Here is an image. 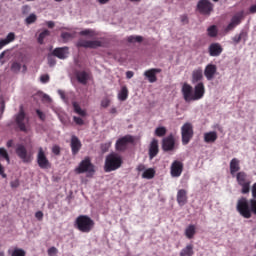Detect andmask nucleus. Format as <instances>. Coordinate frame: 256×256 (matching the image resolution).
I'll use <instances>...</instances> for the list:
<instances>
[{
    "mask_svg": "<svg viewBox=\"0 0 256 256\" xmlns=\"http://www.w3.org/2000/svg\"><path fill=\"white\" fill-rule=\"evenodd\" d=\"M236 210L241 215V217H244V219H251L252 213L256 215V200L251 199L249 206V201H247V198L242 197L237 202Z\"/></svg>",
    "mask_w": 256,
    "mask_h": 256,
    "instance_id": "obj_1",
    "label": "nucleus"
},
{
    "mask_svg": "<svg viewBox=\"0 0 256 256\" xmlns=\"http://www.w3.org/2000/svg\"><path fill=\"white\" fill-rule=\"evenodd\" d=\"M74 227L80 233H91L95 228V221L87 215H79L74 222Z\"/></svg>",
    "mask_w": 256,
    "mask_h": 256,
    "instance_id": "obj_2",
    "label": "nucleus"
},
{
    "mask_svg": "<svg viewBox=\"0 0 256 256\" xmlns=\"http://www.w3.org/2000/svg\"><path fill=\"white\" fill-rule=\"evenodd\" d=\"M14 125L16 131L29 133V117H27L23 106H20L19 112L14 115Z\"/></svg>",
    "mask_w": 256,
    "mask_h": 256,
    "instance_id": "obj_3",
    "label": "nucleus"
},
{
    "mask_svg": "<svg viewBox=\"0 0 256 256\" xmlns=\"http://www.w3.org/2000/svg\"><path fill=\"white\" fill-rule=\"evenodd\" d=\"M123 165V157L117 153H111L106 156L104 171L105 173H111V171H117V169H121Z\"/></svg>",
    "mask_w": 256,
    "mask_h": 256,
    "instance_id": "obj_4",
    "label": "nucleus"
},
{
    "mask_svg": "<svg viewBox=\"0 0 256 256\" xmlns=\"http://www.w3.org/2000/svg\"><path fill=\"white\" fill-rule=\"evenodd\" d=\"M235 177L238 185L242 187L241 193L247 195L251 191V180L247 178V173L240 171L235 174Z\"/></svg>",
    "mask_w": 256,
    "mask_h": 256,
    "instance_id": "obj_5",
    "label": "nucleus"
},
{
    "mask_svg": "<svg viewBox=\"0 0 256 256\" xmlns=\"http://www.w3.org/2000/svg\"><path fill=\"white\" fill-rule=\"evenodd\" d=\"M193 135H195L193 124L190 122L183 124L181 127L182 145H189L190 141L193 139Z\"/></svg>",
    "mask_w": 256,
    "mask_h": 256,
    "instance_id": "obj_6",
    "label": "nucleus"
},
{
    "mask_svg": "<svg viewBox=\"0 0 256 256\" xmlns=\"http://www.w3.org/2000/svg\"><path fill=\"white\" fill-rule=\"evenodd\" d=\"M75 173L81 175L83 173H95V166L91 163V159L86 157L82 160L77 168H75Z\"/></svg>",
    "mask_w": 256,
    "mask_h": 256,
    "instance_id": "obj_7",
    "label": "nucleus"
},
{
    "mask_svg": "<svg viewBox=\"0 0 256 256\" xmlns=\"http://www.w3.org/2000/svg\"><path fill=\"white\" fill-rule=\"evenodd\" d=\"M213 3H211L210 0H199L196 6V10L200 15H205L206 17H209L211 13H213Z\"/></svg>",
    "mask_w": 256,
    "mask_h": 256,
    "instance_id": "obj_8",
    "label": "nucleus"
},
{
    "mask_svg": "<svg viewBox=\"0 0 256 256\" xmlns=\"http://www.w3.org/2000/svg\"><path fill=\"white\" fill-rule=\"evenodd\" d=\"M129 143H135V138L131 135H126L124 137L119 138L116 141L115 147L116 151H127V147L129 146Z\"/></svg>",
    "mask_w": 256,
    "mask_h": 256,
    "instance_id": "obj_9",
    "label": "nucleus"
},
{
    "mask_svg": "<svg viewBox=\"0 0 256 256\" xmlns=\"http://www.w3.org/2000/svg\"><path fill=\"white\" fill-rule=\"evenodd\" d=\"M76 47H83L84 49H97V47H103V42L100 40L79 39L76 43Z\"/></svg>",
    "mask_w": 256,
    "mask_h": 256,
    "instance_id": "obj_10",
    "label": "nucleus"
},
{
    "mask_svg": "<svg viewBox=\"0 0 256 256\" xmlns=\"http://www.w3.org/2000/svg\"><path fill=\"white\" fill-rule=\"evenodd\" d=\"M37 163L40 169H51V162H49L47 155H45V150H43V147L38 149Z\"/></svg>",
    "mask_w": 256,
    "mask_h": 256,
    "instance_id": "obj_11",
    "label": "nucleus"
},
{
    "mask_svg": "<svg viewBox=\"0 0 256 256\" xmlns=\"http://www.w3.org/2000/svg\"><path fill=\"white\" fill-rule=\"evenodd\" d=\"M16 155L23 161V163H31V154L27 152V148L23 144L16 146Z\"/></svg>",
    "mask_w": 256,
    "mask_h": 256,
    "instance_id": "obj_12",
    "label": "nucleus"
},
{
    "mask_svg": "<svg viewBox=\"0 0 256 256\" xmlns=\"http://www.w3.org/2000/svg\"><path fill=\"white\" fill-rule=\"evenodd\" d=\"M241 21H243V12H238L231 18L230 23L225 28L226 33H229V31H233L235 27L241 25Z\"/></svg>",
    "mask_w": 256,
    "mask_h": 256,
    "instance_id": "obj_13",
    "label": "nucleus"
},
{
    "mask_svg": "<svg viewBox=\"0 0 256 256\" xmlns=\"http://www.w3.org/2000/svg\"><path fill=\"white\" fill-rule=\"evenodd\" d=\"M241 21H243V12H238L231 18L230 23L225 28L226 33H229V31H233L235 27L241 25Z\"/></svg>",
    "mask_w": 256,
    "mask_h": 256,
    "instance_id": "obj_14",
    "label": "nucleus"
},
{
    "mask_svg": "<svg viewBox=\"0 0 256 256\" xmlns=\"http://www.w3.org/2000/svg\"><path fill=\"white\" fill-rule=\"evenodd\" d=\"M163 151H175V136L173 134L168 135L162 140Z\"/></svg>",
    "mask_w": 256,
    "mask_h": 256,
    "instance_id": "obj_15",
    "label": "nucleus"
},
{
    "mask_svg": "<svg viewBox=\"0 0 256 256\" xmlns=\"http://www.w3.org/2000/svg\"><path fill=\"white\" fill-rule=\"evenodd\" d=\"M183 173V162L179 160H175L172 162L170 167V175L171 177H181Z\"/></svg>",
    "mask_w": 256,
    "mask_h": 256,
    "instance_id": "obj_16",
    "label": "nucleus"
},
{
    "mask_svg": "<svg viewBox=\"0 0 256 256\" xmlns=\"http://www.w3.org/2000/svg\"><path fill=\"white\" fill-rule=\"evenodd\" d=\"M181 91H182L183 99L184 101H186V103H190V101H195L193 100L194 93H193L192 85H189L188 83H184Z\"/></svg>",
    "mask_w": 256,
    "mask_h": 256,
    "instance_id": "obj_17",
    "label": "nucleus"
},
{
    "mask_svg": "<svg viewBox=\"0 0 256 256\" xmlns=\"http://www.w3.org/2000/svg\"><path fill=\"white\" fill-rule=\"evenodd\" d=\"M204 95H205V84H203V82H199L194 87L193 101H199V99H203Z\"/></svg>",
    "mask_w": 256,
    "mask_h": 256,
    "instance_id": "obj_18",
    "label": "nucleus"
},
{
    "mask_svg": "<svg viewBox=\"0 0 256 256\" xmlns=\"http://www.w3.org/2000/svg\"><path fill=\"white\" fill-rule=\"evenodd\" d=\"M210 57H219L223 53V46L219 43H212L208 47Z\"/></svg>",
    "mask_w": 256,
    "mask_h": 256,
    "instance_id": "obj_19",
    "label": "nucleus"
},
{
    "mask_svg": "<svg viewBox=\"0 0 256 256\" xmlns=\"http://www.w3.org/2000/svg\"><path fill=\"white\" fill-rule=\"evenodd\" d=\"M52 55L54 57H57L58 59H67V57L69 56V47L64 46V47L55 48L52 51Z\"/></svg>",
    "mask_w": 256,
    "mask_h": 256,
    "instance_id": "obj_20",
    "label": "nucleus"
},
{
    "mask_svg": "<svg viewBox=\"0 0 256 256\" xmlns=\"http://www.w3.org/2000/svg\"><path fill=\"white\" fill-rule=\"evenodd\" d=\"M216 73H217V65H215V64H208L205 67L204 75H205L207 81H213Z\"/></svg>",
    "mask_w": 256,
    "mask_h": 256,
    "instance_id": "obj_21",
    "label": "nucleus"
},
{
    "mask_svg": "<svg viewBox=\"0 0 256 256\" xmlns=\"http://www.w3.org/2000/svg\"><path fill=\"white\" fill-rule=\"evenodd\" d=\"M70 147L72 155H77V153L81 151V147H83V144H81V140H79L78 137L74 135L71 137Z\"/></svg>",
    "mask_w": 256,
    "mask_h": 256,
    "instance_id": "obj_22",
    "label": "nucleus"
},
{
    "mask_svg": "<svg viewBox=\"0 0 256 256\" xmlns=\"http://www.w3.org/2000/svg\"><path fill=\"white\" fill-rule=\"evenodd\" d=\"M157 73H161V69L152 68L144 72V77L148 79L149 83H156Z\"/></svg>",
    "mask_w": 256,
    "mask_h": 256,
    "instance_id": "obj_23",
    "label": "nucleus"
},
{
    "mask_svg": "<svg viewBox=\"0 0 256 256\" xmlns=\"http://www.w3.org/2000/svg\"><path fill=\"white\" fill-rule=\"evenodd\" d=\"M189 197L187 196V190L180 189L177 192L176 201L180 207H183V205H187Z\"/></svg>",
    "mask_w": 256,
    "mask_h": 256,
    "instance_id": "obj_24",
    "label": "nucleus"
},
{
    "mask_svg": "<svg viewBox=\"0 0 256 256\" xmlns=\"http://www.w3.org/2000/svg\"><path fill=\"white\" fill-rule=\"evenodd\" d=\"M239 171H241V161H239V159L237 158H233L230 161V174L232 175V177H235V175L239 173Z\"/></svg>",
    "mask_w": 256,
    "mask_h": 256,
    "instance_id": "obj_25",
    "label": "nucleus"
},
{
    "mask_svg": "<svg viewBox=\"0 0 256 256\" xmlns=\"http://www.w3.org/2000/svg\"><path fill=\"white\" fill-rule=\"evenodd\" d=\"M159 154V141L157 139H153L150 143L149 147V158L154 159Z\"/></svg>",
    "mask_w": 256,
    "mask_h": 256,
    "instance_id": "obj_26",
    "label": "nucleus"
},
{
    "mask_svg": "<svg viewBox=\"0 0 256 256\" xmlns=\"http://www.w3.org/2000/svg\"><path fill=\"white\" fill-rule=\"evenodd\" d=\"M203 81V68L199 67L192 71V83Z\"/></svg>",
    "mask_w": 256,
    "mask_h": 256,
    "instance_id": "obj_27",
    "label": "nucleus"
},
{
    "mask_svg": "<svg viewBox=\"0 0 256 256\" xmlns=\"http://www.w3.org/2000/svg\"><path fill=\"white\" fill-rule=\"evenodd\" d=\"M76 79L78 83L85 85L89 81V73L86 71H79L76 73Z\"/></svg>",
    "mask_w": 256,
    "mask_h": 256,
    "instance_id": "obj_28",
    "label": "nucleus"
},
{
    "mask_svg": "<svg viewBox=\"0 0 256 256\" xmlns=\"http://www.w3.org/2000/svg\"><path fill=\"white\" fill-rule=\"evenodd\" d=\"M205 143H215L217 141V132L211 131L204 134Z\"/></svg>",
    "mask_w": 256,
    "mask_h": 256,
    "instance_id": "obj_29",
    "label": "nucleus"
},
{
    "mask_svg": "<svg viewBox=\"0 0 256 256\" xmlns=\"http://www.w3.org/2000/svg\"><path fill=\"white\" fill-rule=\"evenodd\" d=\"M196 233H197V228L193 224H190L185 229V235H186L187 239H193V237H195Z\"/></svg>",
    "mask_w": 256,
    "mask_h": 256,
    "instance_id": "obj_30",
    "label": "nucleus"
},
{
    "mask_svg": "<svg viewBox=\"0 0 256 256\" xmlns=\"http://www.w3.org/2000/svg\"><path fill=\"white\" fill-rule=\"evenodd\" d=\"M72 107L74 109V113L79 115L80 117H87V111L81 109V106L77 102H72Z\"/></svg>",
    "mask_w": 256,
    "mask_h": 256,
    "instance_id": "obj_31",
    "label": "nucleus"
},
{
    "mask_svg": "<svg viewBox=\"0 0 256 256\" xmlns=\"http://www.w3.org/2000/svg\"><path fill=\"white\" fill-rule=\"evenodd\" d=\"M232 41L235 45L241 43V41H247V32L241 31L238 35H235L232 38Z\"/></svg>",
    "mask_w": 256,
    "mask_h": 256,
    "instance_id": "obj_32",
    "label": "nucleus"
},
{
    "mask_svg": "<svg viewBox=\"0 0 256 256\" xmlns=\"http://www.w3.org/2000/svg\"><path fill=\"white\" fill-rule=\"evenodd\" d=\"M195 251L193 250V244H188L180 251V256H193Z\"/></svg>",
    "mask_w": 256,
    "mask_h": 256,
    "instance_id": "obj_33",
    "label": "nucleus"
},
{
    "mask_svg": "<svg viewBox=\"0 0 256 256\" xmlns=\"http://www.w3.org/2000/svg\"><path fill=\"white\" fill-rule=\"evenodd\" d=\"M127 97H129V90L124 86L118 93V99L119 101H127Z\"/></svg>",
    "mask_w": 256,
    "mask_h": 256,
    "instance_id": "obj_34",
    "label": "nucleus"
},
{
    "mask_svg": "<svg viewBox=\"0 0 256 256\" xmlns=\"http://www.w3.org/2000/svg\"><path fill=\"white\" fill-rule=\"evenodd\" d=\"M153 177H155V170L153 168L146 169L142 174L143 179H153Z\"/></svg>",
    "mask_w": 256,
    "mask_h": 256,
    "instance_id": "obj_35",
    "label": "nucleus"
},
{
    "mask_svg": "<svg viewBox=\"0 0 256 256\" xmlns=\"http://www.w3.org/2000/svg\"><path fill=\"white\" fill-rule=\"evenodd\" d=\"M0 158L7 161V163H11V158L9 157V152H7V149L0 148Z\"/></svg>",
    "mask_w": 256,
    "mask_h": 256,
    "instance_id": "obj_36",
    "label": "nucleus"
},
{
    "mask_svg": "<svg viewBox=\"0 0 256 256\" xmlns=\"http://www.w3.org/2000/svg\"><path fill=\"white\" fill-rule=\"evenodd\" d=\"M155 135L156 137H165V135H167V128H165L164 126L156 128Z\"/></svg>",
    "mask_w": 256,
    "mask_h": 256,
    "instance_id": "obj_37",
    "label": "nucleus"
},
{
    "mask_svg": "<svg viewBox=\"0 0 256 256\" xmlns=\"http://www.w3.org/2000/svg\"><path fill=\"white\" fill-rule=\"evenodd\" d=\"M49 35H51V32L49 30H44L43 32H41L38 37V43H40V45H43L45 37H49Z\"/></svg>",
    "mask_w": 256,
    "mask_h": 256,
    "instance_id": "obj_38",
    "label": "nucleus"
},
{
    "mask_svg": "<svg viewBox=\"0 0 256 256\" xmlns=\"http://www.w3.org/2000/svg\"><path fill=\"white\" fill-rule=\"evenodd\" d=\"M207 31L209 37H216L217 33H219V30H217V26L215 25L208 27Z\"/></svg>",
    "mask_w": 256,
    "mask_h": 256,
    "instance_id": "obj_39",
    "label": "nucleus"
},
{
    "mask_svg": "<svg viewBox=\"0 0 256 256\" xmlns=\"http://www.w3.org/2000/svg\"><path fill=\"white\" fill-rule=\"evenodd\" d=\"M10 69L12 73H19L21 71V63L17 61L12 62Z\"/></svg>",
    "mask_w": 256,
    "mask_h": 256,
    "instance_id": "obj_40",
    "label": "nucleus"
},
{
    "mask_svg": "<svg viewBox=\"0 0 256 256\" xmlns=\"http://www.w3.org/2000/svg\"><path fill=\"white\" fill-rule=\"evenodd\" d=\"M128 43H141L143 41L142 36H129L127 38Z\"/></svg>",
    "mask_w": 256,
    "mask_h": 256,
    "instance_id": "obj_41",
    "label": "nucleus"
},
{
    "mask_svg": "<svg viewBox=\"0 0 256 256\" xmlns=\"http://www.w3.org/2000/svg\"><path fill=\"white\" fill-rule=\"evenodd\" d=\"M25 255H27V252H25V250L21 248H15L11 253V256H25Z\"/></svg>",
    "mask_w": 256,
    "mask_h": 256,
    "instance_id": "obj_42",
    "label": "nucleus"
},
{
    "mask_svg": "<svg viewBox=\"0 0 256 256\" xmlns=\"http://www.w3.org/2000/svg\"><path fill=\"white\" fill-rule=\"evenodd\" d=\"M35 21H37V15H35V14H30V15L25 19L26 25H33V23H35Z\"/></svg>",
    "mask_w": 256,
    "mask_h": 256,
    "instance_id": "obj_43",
    "label": "nucleus"
},
{
    "mask_svg": "<svg viewBox=\"0 0 256 256\" xmlns=\"http://www.w3.org/2000/svg\"><path fill=\"white\" fill-rule=\"evenodd\" d=\"M61 38L63 39V41H65V43H67V41H69V39H73V35L69 32H63L61 34Z\"/></svg>",
    "mask_w": 256,
    "mask_h": 256,
    "instance_id": "obj_44",
    "label": "nucleus"
},
{
    "mask_svg": "<svg viewBox=\"0 0 256 256\" xmlns=\"http://www.w3.org/2000/svg\"><path fill=\"white\" fill-rule=\"evenodd\" d=\"M56 63H57V60H55V57H53V55H49L48 56V65L50 67H55Z\"/></svg>",
    "mask_w": 256,
    "mask_h": 256,
    "instance_id": "obj_45",
    "label": "nucleus"
},
{
    "mask_svg": "<svg viewBox=\"0 0 256 256\" xmlns=\"http://www.w3.org/2000/svg\"><path fill=\"white\" fill-rule=\"evenodd\" d=\"M73 121L76 125H85V121L81 117L74 116Z\"/></svg>",
    "mask_w": 256,
    "mask_h": 256,
    "instance_id": "obj_46",
    "label": "nucleus"
},
{
    "mask_svg": "<svg viewBox=\"0 0 256 256\" xmlns=\"http://www.w3.org/2000/svg\"><path fill=\"white\" fill-rule=\"evenodd\" d=\"M109 105H111V100H109V98H105L101 101V107H103L104 109H107Z\"/></svg>",
    "mask_w": 256,
    "mask_h": 256,
    "instance_id": "obj_47",
    "label": "nucleus"
},
{
    "mask_svg": "<svg viewBox=\"0 0 256 256\" xmlns=\"http://www.w3.org/2000/svg\"><path fill=\"white\" fill-rule=\"evenodd\" d=\"M52 153L54 155H61V147H59L58 145H54L52 147Z\"/></svg>",
    "mask_w": 256,
    "mask_h": 256,
    "instance_id": "obj_48",
    "label": "nucleus"
},
{
    "mask_svg": "<svg viewBox=\"0 0 256 256\" xmlns=\"http://www.w3.org/2000/svg\"><path fill=\"white\" fill-rule=\"evenodd\" d=\"M36 114L38 115L40 121H45V119H46L45 113H43L41 110L37 109Z\"/></svg>",
    "mask_w": 256,
    "mask_h": 256,
    "instance_id": "obj_49",
    "label": "nucleus"
},
{
    "mask_svg": "<svg viewBox=\"0 0 256 256\" xmlns=\"http://www.w3.org/2000/svg\"><path fill=\"white\" fill-rule=\"evenodd\" d=\"M9 43H12V41H15V33L10 32L7 37L5 38Z\"/></svg>",
    "mask_w": 256,
    "mask_h": 256,
    "instance_id": "obj_50",
    "label": "nucleus"
},
{
    "mask_svg": "<svg viewBox=\"0 0 256 256\" xmlns=\"http://www.w3.org/2000/svg\"><path fill=\"white\" fill-rule=\"evenodd\" d=\"M29 11H31V7L29 5L22 6V15H28Z\"/></svg>",
    "mask_w": 256,
    "mask_h": 256,
    "instance_id": "obj_51",
    "label": "nucleus"
},
{
    "mask_svg": "<svg viewBox=\"0 0 256 256\" xmlns=\"http://www.w3.org/2000/svg\"><path fill=\"white\" fill-rule=\"evenodd\" d=\"M57 253H58V250H57L54 246H52V247H50V248L48 249V255H49V256L57 255Z\"/></svg>",
    "mask_w": 256,
    "mask_h": 256,
    "instance_id": "obj_52",
    "label": "nucleus"
},
{
    "mask_svg": "<svg viewBox=\"0 0 256 256\" xmlns=\"http://www.w3.org/2000/svg\"><path fill=\"white\" fill-rule=\"evenodd\" d=\"M180 21L183 25H187V23H189V17H187V15H182L180 16Z\"/></svg>",
    "mask_w": 256,
    "mask_h": 256,
    "instance_id": "obj_53",
    "label": "nucleus"
},
{
    "mask_svg": "<svg viewBox=\"0 0 256 256\" xmlns=\"http://www.w3.org/2000/svg\"><path fill=\"white\" fill-rule=\"evenodd\" d=\"M41 83H49V74H44L40 77Z\"/></svg>",
    "mask_w": 256,
    "mask_h": 256,
    "instance_id": "obj_54",
    "label": "nucleus"
},
{
    "mask_svg": "<svg viewBox=\"0 0 256 256\" xmlns=\"http://www.w3.org/2000/svg\"><path fill=\"white\" fill-rule=\"evenodd\" d=\"M0 175L3 179H7V174L5 173V167H3L1 164H0Z\"/></svg>",
    "mask_w": 256,
    "mask_h": 256,
    "instance_id": "obj_55",
    "label": "nucleus"
},
{
    "mask_svg": "<svg viewBox=\"0 0 256 256\" xmlns=\"http://www.w3.org/2000/svg\"><path fill=\"white\" fill-rule=\"evenodd\" d=\"M10 187H12V189H17V187H19V180H14L10 182Z\"/></svg>",
    "mask_w": 256,
    "mask_h": 256,
    "instance_id": "obj_56",
    "label": "nucleus"
},
{
    "mask_svg": "<svg viewBox=\"0 0 256 256\" xmlns=\"http://www.w3.org/2000/svg\"><path fill=\"white\" fill-rule=\"evenodd\" d=\"M9 41L5 38V39H1L0 40V49H3V47H5V45H9Z\"/></svg>",
    "mask_w": 256,
    "mask_h": 256,
    "instance_id": "obj_57",
    "label": "nucleus"
},
{
    "mask_svg": "<svg viewBox=\"0 0 256 256\" xmlns=\"http://www.w3.org/2000/svg\"><path fill=\"white\" fill-rule=\"evenodd\" d=\"M101 151L102 153H107V151H109V144H102Z\"/></svg>",
    "mask_w": 256,
    "mask_h": 256,
    "instance_id": "obj_58",
    "label": "nucleus"
},
{
    "mask_svg": "<svg viewBox=\"0 0 256 256\" xmlns=\"http://www.w3.org/2000/svg\"><path fill=\"white\" fill-rule=\"evenodd\" d=\"M35 217L36 219H38V221H41L43 219V213L41 211H38L35 213Z\"/></svg>",
    "mask_w": 256,
    "mask_h": 256,
    "instance_id": "obj_59",
    "label": "nucleus"
},
{
    "mask_svg": "<svg viewBox=\"0 0 256 256\" xmlns=\"http://www.w3.org/2000/svg\"><path fill=\"white\" fill-rule=\"evenodd\" d=\"M252 197L256 199V183H254L252 186Z\"/></svg>",
    "mask_w": 256,
    "mask_h": 256,
    "instance_id": "obj_60",
    "label": "nucleus"
},
{
    "mask_svg": "<svg viewBox=\"0 0 256 256\" xmlns=\"http://www.w3.org/2000/svg\"><path fill=\"white\" fill-rule=\"evenodd\" d=\"M133 75H135V73L133 71H127L126 72V77L128 79H133Z\"/></svg>",
    "mask_w": 256,
    "mask_h": 256,
    "instance_id": "obj_61",
    "label": "nucleus"
},
{
    "mask_svg": "<svg viewBox=\"0 0 256 256\" xmlns=\"http://www.w3.org/2000/svg\"><path fill=\"white\" fill-rule=\"evenodd\" d=\"M137 171L141 172V171H145V164H139L137 166Z\"/></svg>",
    "mask_w": 256,
    "mask_h": 256,
    "instance_id": "obj_62",
    "label": "nucleus"
},
{
    "mask_svg": "<svg viewBox=\"0 0 256 256\" xmlns=\"http://www.w3.org/2000/svg\"><path fill=\"white\" fill-rule=\"evenodd\" d=\"M110 114H111V115H117V108L112 107V108L110 109Z\"/></svg>",
    "mask_w": 256,
    "mask_h": 256,
    "instance_id": "obj_63",
    "label": "nucleus"
},
{
    "mask_svg": "<svg viewBox=\"0 0 256 256\" xmlns=\"http://www.w3.org/2000/svg\"><path fill=\"white\" fill-rule=\"evenodd\" d=\"M250 13H256V4L252 5L249 9Z\"/></svg>",
    "mask_w": 256,
    "mask_h": 256,
    "instance_id": "obj_64",
    "label": "nucleus"
}]
</instances>
